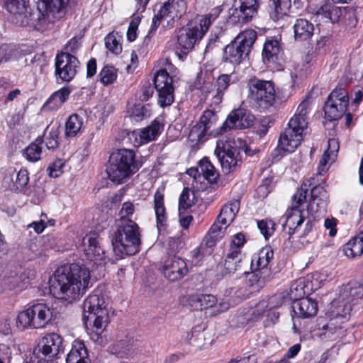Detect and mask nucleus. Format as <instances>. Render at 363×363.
<instances>
[{
  "label": "nucleus",
  "mask_w": 363,
  "mask_h": 363,
  "mask_svg": "<svg viewBox=\"0 0 363 363\" xmlns=\"http://www.w3.org/2000/svg\"><path fill=\"white\" fill-rule=\"evenodd\" d=\"M305 294V283L303 280L298 279L291 285L289 296L294 302L304 298Z\"/></svg>",
  "instance_id": "obj_51"
},
{
  "label": "nucleus",
  "mask_w": 363,
  "mask_h": 363,
  "mask_svg": "<svg viewBox=\"0 0 363 363\" xmlns=\"http://www.w3.org/2000/svg\"><path fill=\"white\" fill-rule=\"evenodd\" d=\"M247 88V99L253 108L262 111L274 105L275 90L271 81L252 79L248 82Z\"/></svg>",
  "instance_id": "obj_7"
},
{
  "label": "nucleus",
  "mask_w": 363,
  "mask_h": 363,
  "mask_svg": "<svg viewBox=\"0 0 363 363\" xmlns=\"http://www.w3.org/2000/svg\"><path fill=\"white\" fill-rule=\"evenodd\" d=\"M199 165L201 174L205 179L208 180L210 183L216 182L218 173L215 167L207 158L205 157L200 160Z\"/></svg>",
  "instance_id": "obj_46"
},
{
  "label": "nucleus",
  "mask_w": 363,
  "mask_h": 363,
  "mask_svg": "<svg viewBox=\"0 0 363 363\" xmlns=\"http://www.w3.org/2000/svg\"><path fill=\"white\" fill-rule=\"evenodd\" d=\"M43 142V138L38 137L24 150L23 155L27 160L35 162L41 159Z\"/></svg>",
  "instance_id": "obj_44"
},
{
  "label": "nucleus",
  "mask_w": 363,
  "mask_h": 363,
  "mask_svg": "<svg viewBox=\"0 0 363 363\" xmlns=\"http://www.w3.org/2000/svg\"><path fill=\"white\" fill-rule=\"evenodd\" d=\"M242 257L240 252L228 250L224 262L220 265V267L223 268V274H230L236 272H242L243 270Z\"/></svg>",
  "instance_id": "obj_29"
},
{
  "label": "nucleus",
  "mask_w": 363,
  "mask_h": 363,
  "mask_svg": "<svg viewBox=\"0 0 363 363\" xmlns=\"http://www.w3.org/2000/svg\"><path fill=\"white\" fill-rule=\"evenodd\" d=\"M134 342L132 337L121 340L110 348V352L118 359H128L135 354Z\"/></svg>",
  "instance_id": "obj_33"
},
{
  "label": "nucleus",
  "mask_w": 363,
  "mask_h": 363,
  "mask_svg": "<svg viewBox=\"0 0 363 363\" xmlns=\"http://www.w3.org/2000/svg\"><path fill=\"white\" fill-rule=\"evenodd\" d=\"M83 118L78 114L71 115L65 124V136L72 138L76 136L82 130Z\"/></svg>",
  "instance_id": "obj_45"
},
{
  "label": "nucleus",
  "mask_w": 363,
  "mask_h": 363,
  "mask_svg": "<svg viewBox=\"0 0 363 363\" xmlns=\"http://www.w3.org/2000/svg\"><path fill=\"white\" fill-rule=\"evenodd\" d=\"M352 311L351 304L346 303L345 300H342L338 296L330 303L327 312L328 318H335L338 320L347 323L350 317V311Z\"/></svg>",
  "instance_id": "obj_28"
},
{
  "label": "nucleus",
  "mask_w": 363,
  "mask_h": 363,
  "mask_svg": "<svg viewBox=\"0 0 363 363\" xmlns=\"http://www.w3.org/2000/svg\"><path fill=\"white\" fill-rule=\"evenodd\" d=\"M231 77L230 74H221L218 77L216 83L214 84L215 89L213 90L215 92L213 95L214 104H219L222 101L223 93L231 83Z\"/></svg>",
  "instance_id": "obj_43"
},
{
  "label": "nucleus",
  "mask_w": 363,
  "mask_h": 363,
  "mask_svg": "<svg viewBox=\"0 0 363 363\" xmlns=\"http://www.w3.org/2000/svg\"><path fill=\"white\" fill-rule=\"evenodd\" d=\"M105 45L107 49H108L113 53L119 54L122 51L121 44L113 33H109L105 38Z\"/></svg>",
  "instance_id": "obj_55"
},
{
  "label": "nucleus",
  "mask_w": 363,
  "mask_h": 363,
  "mask_svg": "<svg viewBox=\"0 0 363 363\" xmlns=\"http://www.w3.org/2000/svg\"><path fill=\"white\" fill-rule=\"evenodd\" d=\"M154 209L157 219V227L159 230L164 227L167 221V216L164 202V194L157 189L154 195Z\"/></svg>",
  "instance_id": "obj_34"
},
{
  "label": "nucleus",
  "mask_w": 363,
  "mask_h": 363,
  "mask_svg": "<svg viewBox=\"0 0 363 363\" xmlns=\"http://www.w3.org/2000/svg\"><path fill=\"white\" fill-rule=\"evenodd\" d=\"M164 276L170 281H177L186 276L189 272L186 262L178 257L168 258L162 266Z\"/></svg>",
  "instance_id": "obj_21"
},
{
  "label": "nucleus",
  "mask_w": 363,
  "mask_h": 363,
  "mask_svg": "<svg viewBox=\"0 0 363 363\" xmlns=\"http://www.w3.org/2000/svg\"><path fill=\"white\" fill-rule=\"evenodd\" d=\"M339 296L346 303L351 304L352 308L363 297V286L357 283H349L342 287Z\"/></svg>",
  "instance_id": "obj_31"
},
{
  "label": "nucleus",
  "mask_w": 363,
  "mask_h": 363,
  "mask_svg": "<svg viewBox=\"0 0 363 363\" xmlns=\"http://www.w3.org/2000/svg\"><path fill=\"white\" fill-rule=\"evenodd\" d=\"M150 116L149 105L135 104L132 110V116L140 121Z\"/></svg>",
  "instance_id": "obj_57"
},
{
  "label": "nucleus",
  "mask_w": 363,
  "mask_h": 363,
  "mask_svg": "<svg viewBox=\"0 0 363 363\" xmlns=\"http://www.w3.org/2000/svg\"><path fill=\"white\" fill-rule=\"evenodd\" d=\"M313 25L306 19H297L294 25V37L296 40H306L312 37Z\"/></svg>",
  "instance_id": "obj_38"
},
{
  "label": "nucleus",
  "mask_w": 363,
  "mask_h": 363,
  "mask_svg": "<svg viewBox=\"0 0 363 363\" xmlns=\"http://www.w3.org/2000/svg\"><path fill=\"white\" fill-rule=\"evenodd\" d=\"M223 171L228 174L235 170V167L241 162L240 150L237 147H232L229 143L218 141L214 152Z\"/></svg>",
  "instance_id": "obj_15"
},
{
  "label": "nucleus",
  "mask_w": 363,
  "mask_h": 363,
  "mask_svg": "<svg viewBox=\"0 0 363 363\" xmlns=\"http://www.w3.org/2000/svg\"><path fill=\"white\" fill-rule=\"evenodd\" d=\"M345 255L350 258L363 254V231L350 239L343 247Z\"/></svg>",
  "instance_id": "obj_41"
},
{
  "label": "nucleus",
  "mask_w": 363,
  "mask_h": 363,
  "mask_svg": "<svg viewBox=\"0 0 363 363\" xmlns=\"http://www.w3.org/2000/svg\"><path fill=\"white\" fill-rule=\"evenodd\" d=\"M154 89H155V86H152L150 82H145L135 96L140 101H146L153 96Z\"/></svg>",
  "instance_id": "obj_54"
},
{
  "label": "nucleus",
  "mask_w": 363,
  "mask_h": 363,
  "mask_svg": "<svg viewBox=\"0 0 363 363\" xmlns=\"http://www.w3.org/2000/svg\"><path fill=\"white\" fill-rule=\"evenodd\" d=\"M328 203V194L325 189V183L315 185L311 191V198L307 206L312 211L317 213H324Z\"/></svg>",
  "instance_id": "obj_25"
},
{
  "label": "nucleus",
  "mask_w": 363,
  "mask_h": 363,
  "mask_svg": "<svg viewBox=\"0 0 363 363\" xmlns=\"http://www.w3.org/2000/svg\"><path fill=\"white\" fill-rule=\"evenodd\" d=\"M55 75L62 82H71L80 68V62L73 55L62 52L55 57Z\"/></svg>",
  "instance_id": "obj_13"
},
{
  "label": "nucleus",
  "mask_w": 363,
  "mask_h": 363,
  "mask_svg": "<svg viewBox=\"0 0 363 363\" xmlns=\"http://www.w3.org/2000/svg\"><path fill=\"white\" fill-rule=\"evenodd\" d=\"M29 181L28 172L25 169H20L16 175V180L9 184L11 191H21L28 184Z\"/></svg>",
  "instance_id": "obj_48"
},
{
  "label": "nucleus",
  "mask_w": 363,
  "mask_h": 363,
  "mask_svg": "<svg viewBox=\"0 0 363 363\" xmlns=\"http://www.w3.org/2000/svg\"><path fill=\"white\" fill-rule=\"evenodd\" d=\"M186 302L194 311L213 308L211 315H217L230 308V304L227 302H221L217 306V298L212 294H192L188 296Z\"/></svg>",
  "instance_id": "obj_16"
},
{
  "label": "nucleus",
  "mask_w": 363,
  "mask_h": 363,
  "mask_svg": "<svg viewBox=\"0 0 363 363\" xmlns=\"http://www.w3.org/2000/svg\"><path fill=\"white\" fill-rule=\"evenodd\" d=\"M284 297L281 294H275L268 298L259 301L255 307L253 315L255 317H259L264 315L267 312L275 308H278L283 303Z\"/></svg>",
  "instance_id": "obj_37"
},
{
  "label": "nucleus",
  "mask_w": 363,
  "mask_h": 363,
  "mask_svg": "<svg viewBox=\"0 0 363 363\" xmlns=\"http://www.w3.org/2000/svg\"><path fill=\"white\" fill-rule=\"evenodd\" d=\"M294 313L300 318H308L313 317L318 312L317 303L310 298H302L293 303Z\"/></svg>",
  "instance_id": "obj_32"
},
{
  "label": "nucleus",
  "mask_w": 363,
  "mask_h": 363,
  "mask_svg": "<svg viewBox=\"0 0 363 363\" xmlns=\"http://www.w3.org/2000/svg\"><path fill=\"white\" fill-rule=\"evenodd\" d=\"M188 0H178L176 3L172 4L174 16L180 18L186 11Z\"/></svg>",
  "instance_id": "obj_61"
},
{
  "label": "nucleus",
  "mask_w": 363,
  "mask_h": 363,
  "mask_svg": "<svg viewBox=\"0 0 363 363\" xmlns=\"http://www.w3.org/2000/svg\"><path fill=\"white\" fill-rule=\"evenodd\" d=\"M52 318V309L46 303L40 302L21 312L17 316L16 325L21 329L28 327L41 328L45 327Z\"/></svg>",
  "instance_id": "obj_10"
},
{
  "label": "nucleus",
  "mask_w": 363,
  "mask_h": 363,
  "mask_svg": "<svg viewBox=\"0 0 363 363\" xmlns=\"http://www.w3.org/2000/svg\"><path fill=\"white\" fill-rule=\"evenodd\" d=\"M291 0H272L269 13L274 21H278L289 14Z\"/></svg>",
  "instance_id": "obj_35"
},
{
  "label": "nucleus",
  "mask_w": 363,
  "mask_h": 363,
  "mask_svg": "<svg viewBox=\"0 0 363 363\" xmlns=\"http://www.w3.org/2000/svg\"><path fill=\"white\" fill-rule=\"evenodd\" d=\"M140 168L135 153L129 149H120L109 157L106 172L109 179L117 184L125 182Z\"/></svg>",
  "instance_id": "obj_5"
},
{
  "label": "nucleus",
  "mask_w": 363,
  "mask_h": 363,
  "mask_svg": "<svg viewBox=\"0 0 363 363\" xmlns=\"http://www.w3.org/2000/svg\"><path fill=\"white\" fill-rule=\"evenodd\" d=\"M4 8L15 16L16 23L26 26L32 24L40 31H45L60 18L69 0H43L38 9L31 12L27 0H2Z\"/></svg>",
  "instance_id": "obj_1"
},
{
  "label": "nucleus",
  "mask_w": 363,
  "mask_h": 363,
  "mask_svg": "<svg viewBox=\"0 0 363 363\" xmlns=\"http://www.w3.org/2000/svg\"><path fill=\"white\" fill-rule=\"evenodd\" d=\"M228 225H223L221 223H218V220L211 227L208 237L207 244L211 246L213 242L220 239L226 230Z\"/></svg>",
  "instance_id": "obj_50"
},
{
  "label": "nucleus",
  "mask_w": 363,
  "mask_h": 363,
  "mask_svg": "<svg viewBox=\"0 0 363 363\" xmlns=\"http://www.w3.org/2000/svg\"><path fill=\"white\" fill-rule=\"evenodd\" d=\"M245 242V236L242 233H237L234 235L229 246V251H238L241 252V247Z\"/></svg>",
  "instance_id": "obj_60"
},
{
  "label": "nucleus",
  "mask_w": 363,
  "mask_h": 363,
  "mask_svg": "<svg viewBox=\"0 0 363 363\" xmlns=\"http://www.w3.org/2000/svg\"><path fill=\"white\" fill-rule=\"evenodd\" d=\"M339 150V143L337 139L331 138L328 140V147L325 152L331 155V160H334L337 156Z\"/></svg>",
  "instance_id": "obj_64"
},
{
  "label": "nucleus",
  "mask_w": 363,
  "mask_h": 363,
  "mask_svg": "<svg viewBox=\"0 0 363 363\" xmlns=\"http://www.w3.org/2000/svg\"><path fill=\"white\" fill-rule=\"evenodd\" d=\"M316 15L332 23H338L341 18H345L347 16L349 18L354 17V13L350 8L347 6L339 7L330 4L321 6L316 11Z\"/></svg>",
  "instance_id": "obj_23"
},
{
  "label": "nucleus",
  "mask_w": 363,
  "mask_h": 363,
  "mask_svg": "<svg viewBox=\"0 0 363 363\" xmlns=\"http://www.w3.org/2000/svg\"><path fill=\"white\" fill-rule=\"evenodd\" d=\"M348 104L347 91L343 88L335 89L324 106L325 118L330 121L340 119L347 111Z\"/></svg>",
  "instance_id": "obj_12"
},
{
  "label": "nucleus",
  "mask_w": 363,
  "mask_h": 363,
  "mask_svg": "<svg viewBox=\"0 0 363 363\" xmlns=\"http://www.w3.org/2000/svg\"><path fill=\"white\" fill-rule=\"evenodd\" d=\"M239 6L235 9L234 17L239 23H247L252 20L260 6V0H238Z\"/></svg>",
  "instance_id": "obj_24"
},
{
  "label": "nucleus",
  "mask_w": 363,
  "mask_h": 363,
  "mask_svg": "<svg viewBox=\"0 0 363 363\" xmlns=\"http://www.w3.org/2000/svg\"><path fill=\"white\" fill-rule=\"evenodd\" d=\"M274 257V251L270 247H264L254 255L251 260V268L254 270L262 271L269 275L268 266Z\"/></svg>",
  "instance_id": "obj_30"
},
{
  "label": "nucleus",
  "mask_w": 363,
  "mask_h": 363,
  "mask_svg": "<svg viewBox=\"0 0 363 363\" xmlns=\"http://www.w3.org/2000/svg\"><path fill=\"white\" fill-rule=\"evenodd\" d=\"M99 77L104 86L112 84L117 79V69L113 66L106 65L100 71Z\"/></svg>",
  "instance_id": "obj_49"
},
{
  "label": "nucleus",
  "mask_w": 363,
  "mask_h": 363,
  "mask_svg": "<svg viewBox=\"0 0 363 363\" xmlns=\"http://www.w3.org/2000/svg\"><path fill=\"white\" fill-rule=\"evenodd\" d=\"M309 106V101L303 100L298 106L295 115L289 121L287 127L280 134L278 147L281 151L291 153L300 145L303 131L308 125Z\"/></svg>",
  "instance_id": "obj_4"
},
{
  "label": "nucleus",
  "mask_w": 363,
  "mask_h": 363,
  "mask_svg": "<svg viewBox=\"0 0 363 363\" xmlns=\"http://www.w3.org/2000/svg\"><path fill=\"white\" fill-rule=\"evenodd\" d=\"M173 6L169 1L165 2L160 7L159 11L155 15V17L159 18L160 21L162 19L169 17L171 20H174L176 17L174 16V12L172 10Z\"/></svg>",
  "instance_id": "obj_58"
},
{
  "label": "nucleus",
  "mask_w": 363,
  "mask_h": 363,
  "mask_svg": "<svg viewBox=\"0 0 363 363\" xmlns=\"http://www.w3.org/2000/svg\"><path fill=\"white\" fill-rule=\"evenodd\" d=\"M257 226L266 239L272 236L275 230V223L272 220H259L257 222Z\"/></svg>",
  "instance_id": "obj_56"
},
{
  "label": "nucleus",
  "mask_w": 363,
  "mask_h": 363,
  "mask_svg": "<svg viewBox=\"0 0 363 363\" xmlns=\"http://www.w3.org/2000/svg\"><path fill=\"white\" fill-rule=\"evenodd\" d=\"M255 116L250 111L239 108L233 111L220 128V133L225 132L232 128L243 129L253 125Z\"/></svg>",
  "instance_id": "obj_18"
},
{
  "label": "nucleus",
  "mask_w": 363,
  "mask_h": 363,
  "mask_svg": "<svg viewBox=\"0 0 363 363\" xmlns=\"http://www.w3.org/2000/svg\"><path fill=\"white\" fill-rule=\"evenodd\" d=\"M315 184L314 178L306 179L301 188L292 197L291 206L281 217L283 230L291 236L296 233L298 237H306L313 228L315 213L308 206L305 208L308 187Z\"/></svg>",
  "instance_id": "obj_3"
},
{
  "label": "nucleus",
  "mask_w": 363,
  "mask_h": 363,
  "mask_svg": "<svg viewBox=\"0 0 363 363\" xmlns=\"http://www.w3.org/2000/svg\"><path fill=\"white\" fill-rule=\"evenodd\" d=\"M140 22L138 18L133 19L130 24L127 31V38L129 41H133L135 40L137 34L136 31Z\"/></svg>",
  "instance_id": "obj_63"
},
{
  "label": "nucleus",
  "mask_w": 363,
  "mask_h": 363,
  "mask_svg": "<svg viewBox=\"0 0 363 363\" xmlns=\"http://www.w3.org/2000/svg\"><path fill=\"white\" fill-rule=\"evenodd\" d=\"M283 50L279 41L277 40H267L264 45L262 51L263 61L268 66H274L277 69H280L284 62Z\"/></svg>",
  "instance_id": "obj_22"
},
{
  "label": "nucleus",
  "mask_w": 363,
  "mask_h": 363,
  "mask_svg": "<svg viewBox=\"0 0 363 363\" xmlns=\"http://www.w3.org/2000/svg\"><path fill=\"white\" fill-rule=\"evenodd\" d=\"M83 319L92 320L96 333L102 332L109 322V314L104 296L94 293L83 303Z\"/></svg>",
  "instance_id": "obj_8"
},
{
  "label": "nucleus",
  "mask_w": 363,
  "mask_h": 363,
  "mask_svg": "<svg viewBox=\"0 0 363 363\" xmlns=\"http://www.w3.org/2000/svg\"><path fill=\"white\" fill-rule=\"evenodd\" d=\"M347 323L329 318L326 324L319 328L316 335L323 340L336 341L346 335Z\"/></svg>",
  "instance_id": "obj_20"
},
{
  "label": "nucleus",
  "mask_w": 363,
  "mask_h": 363,
  "mask_svg": "<svg viewBox=\"0 0 363 363\" xmlns=\"http://www.w3.org/2000/svg\"><path fill=\"white\" fill-rule=\"evenodd\" d=\"M70 89L67 86H64L55 91L46 101L44 106L49 110H57L67 101L69 94Z\"/></svg>",
  "instance_id": "obj_39"
},
{
  "label": "nucleus",
  "mask_w": 363,
  "mask_h": 363,
  "mask_svg": "<svg viewBox=\"0 0 363 363\" xmlns=\"http://www.w3.org/2000/svg\"><path fill=\"white\" fill-rule=\"evenodd\" d=\"M191 191L188 188H184L179 199V212L184 213L188 208L194 205V199L190 198Z\"/></svg>",
  "instance_id": "obj_53"
},
{
  "label": "nucleus",
  "mask_w": 363,
  "mask_h": 363,
  "mask_svg": "<svg viewBox=\"0 0 363 363\" xmlns=\"http://www.w3.org/2000/svg\"><path fill=\"white\" fill-rule=\"evenodd\" d=\"M84 251L87 258L94 264L101 265L104 260L105 251L101 246L99 236L96 232H90L83 238Z\"/></svg>",
  "instance_id": "obj_19"
},
{
  "label": "nucleus",
  "mask_w": 363,
  "mask_h": 363,
  "mask_svg": "<svg viewBox=\"0 0 363 363\" xmlns=\"http://www.w3.org/2000/svg\"><path fill=\"white\" fill-rule=\"evenodd\" d=\"M65 162L62 160H57L53 164L49 167L50 176L52 177H58L63 172Z\"/></svg>",
  "instance_id": "obj_62"
},
{
  "label": "nucleus",
  "mask_w": 363,
  "mask_h": 363,
  "mask_svg": "<svg viewBox=\"0 0 363 363\" xmlns=\"http://www.w3.org/2000/svg\"><path fill=\"white\" fill-rule=\"evenodd\" d=\"M220 10L218 8L213 9L211 13L203 16L202 18L200 20L199 26H194V28H196L198 31L201 33V38L204 35V34L208 30L210 26L211 23L218 18Z\"/></svg>",
  "instance_id": "obj_47"
},
{
  "label": "nucleus",
  "mask_w": 363,
  "mask_h": 363,
  "mask_svg": "<svg viewBox=\"0 0 363 363\" xmlns=\"http://www.w3.org/2000/svg\"><path fill=\"white\" fill-rule=\"evenodd\" d=\"M62 339L57 333L47 334L33 349L29 363L52 362L60 358Z\"/></svg>",
  "instance_id": "obj_11"
},
{
  "label": "nucleus",
  "mask_w": 363,
  "mask_h": 363,
  "mask_svg": "<svg viewBox=\"0 0 363 363\" xmlns=\"http://www.w3.org/2000/svg\"><path fill=\"white\" fill-rule=\"evenodd\" d=\"M135 211L134 206L130 202H125L119 212L120 221L119 223H123L124 220H130L129 218Z\"/></svg>",
  "instance_id": "obj_59"
},
{
  "label": "nucleus",
  "mask_w": 363,
  "mask_h": 363,
  "mask_svg": "<svg viewBox=\"0 0 363 363\" xmlns=\"http://www.w3.org/2000/svg\"><path fill=\"white\" fill-rule=\"evenodd\" d=\"M49 284L53 296L72 303L82 297L89 287L90 271L76 263L60 267L50 278Z\"/></svg>",
  "instance_id": "obj_2"
},
{
  "label": "nucleus",
  "mask_w": 363,
  "mask_h": 363,
  "mask_svg": "<svg viewBox=\"0 0 363 363\" xmlns=\"http://www.w3.org/2000/svg\"><path fill=\"white\" fill-rule=\"evenodd\" d=\"M173 79L168 72L161 69L154 77L155 88L158 92L157 103L161 107L170 106L174 101V89Z\"/></svg>",
  "instance_id": "obj_14"
},
{
  "label": "nucleus",
  "mask_w": 363,
  "mask_h": 363,
  "mask_svg": "<svg viewBox=\"0 0 363 363\" xmlns=\"http://www.w3.org/2000/svg\"><path fill=\"white\" fill-rule=\"evenodd\" d=\"M201 33L196 28L186 27L181 28L177 35V43L184 54L191 50L195 44L201 39Z\"/></svg>",
  "instance_id": "obj_26"
},
{
  "label": "nucleus",
  "mask_w": 363,
  "mask_h": 363,
  "mask_svg": "<svg viewBox=\"0 0 363 363\" xmlns=\"http://www.w3.org/2000/svg\"><path fill=\"white\" fill-rule=\"evenodd\" d=\"M140 243V228L135 221L128 220L118 224L112 240L113 249L117 255L123 257L136 254Z\"/></svg>",
  "instance_id": "obj_6"
},
{
  "label": "nucleus",
  "mask_w": 363,
  "mask_h": 363,
  "mask_svg": "<svg viewBox=\"0 0 363 363\" xmlns=\"http://www.w3.org/2000/svg\"><path fill=\"white\" fill-rule=\"evenodd\" d=\"M196 89H198L203 95L205 98L211 95L213 101V89H215L214 84L213 83V77L211 74L201 73L198 75L197 79L194 83Z\"/></svg>",
  "instance_id": "obj_40"
},
{
  "label": "nucleus",
  "mask_w": 363,
  "mask_h": 363,
  "mask_svg": "<svg viewBox=\"0 0 363 363\" xmlns=\"http://www.w3.org/2000/svg\"><path fill=\"white\" fill-rule=\"evenodd\" d=\"M59 131L57 128L48 127L44 133L45 145L48 150H54L58 146Z\"/></svg>",
  "instance_id": "obj_52"
},
{
  "label": "nucleus",
  "mask_w": 363,
  "mask_h": 363,
  "mask_svg": "<svg viewBox=\"0 0 363 363\" xmlns=\"http://www.w3.org/2000/svg\"><path fill=\"white\" fill-rule=\"evenodd\" d=\"M239 209L240 201L238 200H233L225 204L217 217L218 223H221L223 225H229L235 219Z\"/></svg>",
  "instance_id": "obj_36"
},
{
  "label": "nucleus",
  "mask_w": 363,
  "mask_h": 363,
  "mask_svg": "<svg viewBox=\"0 0 363 363\" xmlns=\"http://www.w3.org/2000/svg\"><path fill=\"white\" fill-rule=\"evenodd\" d=\"M257 37L256 31L251 29L245 30L240 33L231 43L225 48L224 60L234 65L240 64L247 57Z\"/></svg>",
  "instance_id": "obj_9"
},
{
  "label": "nucleus",
  "mask_w": 363,
  "mask_h": 363,
  "mask_svg": "<svg viewBox=\"0 0 363 363\" xmlns=\"http://www.w3.org/2000/svg\"><path fill=\"white\" fill-rule=\"evenodd\" d=\"M162 128V124L156 119L146 128L133 131L132 135L135 138V145L140 146L155 140Z\"/></svg>",
  "instance_id": "obj_27"
},
{
  "label": "nucleus",
  "mask_w": 363,
  "mask_h": 363,
  "mask_svg": "<svg viewBox=\"0 0 363 363\" xmlns=\"http://www.w3.org/2000/svg\"><path fill=\"white\" fill-rule=\"evenodd\" d=\"M217 121L216 113L211 110H206L200 118L199 122L192 127L189 134V140L195 145L206 140L208 131Z\"/></svg>",
  "instance_id": "obj_17"
},
{
  "label": "nucleus",
  "mask_w": 363,
  "mask_h": 363,
  "mask_svg": "<svg viewBox=\"0 0 363 363\" xmlns=\"http://www.w3.org/2000/svg\"><path fill=\"white\" fill-rule=\"evenodd\" d=\"M87 350L82 342H75L67 355L66 363H86Z\"/></svg>",
  "instance_id": "obj_42"
}]
</instances>
